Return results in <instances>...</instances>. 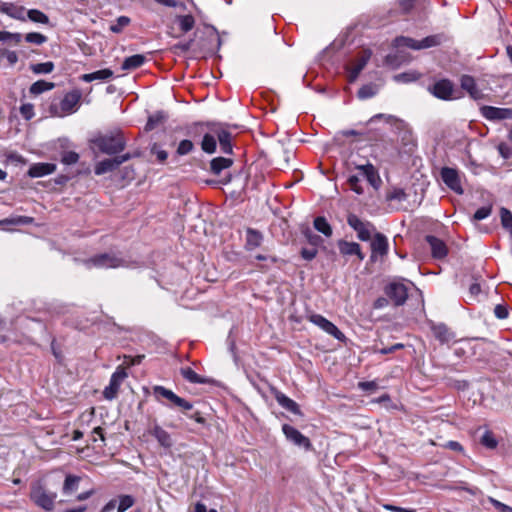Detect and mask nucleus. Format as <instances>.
<instances>
[{
    "instance_id": "2",
    "label": "nucleus",
    "mask_w": 512,
    "mask_h": 512,
    "mask_svg": "<svg viewBox=\"0 0 512 512\" xmlns=\"http://www.w3.org/2000/svg\"><path fill=\"white\" fill-rule=\"evenodd\" d=\"M81 97L79 89L66 93L58 103L50 105V113L55 117H64L75 113L79 108Z\"/></svg>"
},
{
    "instance_id": "41",
    "label": "nucleus",
    "mask_w": 512,
    "mask_h": 512,
    "mask_svg": "<svg viewBox=\"0 0 512 512\" xmlns=\"http://www.w3.org/2000/svg\"><path fill=\"white\" fill-rule=\"evenodd\" d=\"M30 69L34 74H49L54 70V64L51 61L32 64Z\"/></svg>"
},
{
    "instance_id": "33",
    "label": "nucleus",
    "mask_w": 512,
    "mask_h": 512,
    "mask_svg": "<svg viewBox=\"0 0 512 512\" xmlns=\"http://www.w3.org/2000/svg\"><path fill=\"white\" fill-rule=\"evenodd\" d=\"M262 242V235L254 229H248L246 232V245L249 249H254L260 246Z\"/></svg>"
},
{
    "instance_id": "46",
    "label": "nucleus",
    "mask_w": 512,
    "mask_h": 512,
    "mask_svg": "<svg viewBox=\"0 0 512 512\" xmlns=\"http://www.w3.org/2000/svg\"><path fill=\"white\" fill-rule=\"evenodd\" d=\"M134 504V498L130 495H122L119 497L118 512H125Z\"/></svg>"
},
{
    "instance_id": "32",
    "label": "nucleus",
    "mask_w": 512,
    "mask_h": 512,
    "mask_svg": "<svg viewBox=\"0 0 512 512\" xmlns=\"http://www.w3.org/2000/svg\"><path fill=\"white\" fill-rule=\"evenodd\" d=\"M54 86H55V84L52 82H47L45 80H38L30 86L29 92L33 95H39L43 92L52 90L54 88Z\"/></svg>"
},
{
    "instance_id": "40",
    "label": "nucleus",
    "mask_w": 512,
    "mask_h": 512,
    "mask_svg": "<svg viewBox=\"0 0 512 512\" xmlns=\"http://www.w3.org/2000/svg\"><path fill=\"white\" fill-rule=\"evenodd\" d=\"M80 481V477L74 476V475H68L65 478L64 485H63V493L69 494L78 488V484Z\"/></svg>"
},
{
    "instance_id": "1",
    "label": "nucleus",
    "mask_w": 512,
    "mask_h": 512,
    "mask_svg": "<svg viewBox=\"0 0 512 512\" xmlns=\"http://www.w3.org/2000/svg\"><path fill=\"white\" fill-rule=\"evenodd\" d=\"M57 493L51 491L43 480L32 483L30 490V499L38 507L45 511H52L55 507Z\"/></svg>"
},
{
    "instance_id": "26",
    "label": "nucleus",
    "mask_w": 512,
    "mask_h": 512,
    "mask_svg": "<svg viewBox=\"0 0 512 512\" xmlns=\"http://www.w3.org/2000/svg\"><path fill=\"white\" fill-rule=\"evenodd\" d=\"M432 332L434 337L441 343H449L454 338V334L444 324L433 325Z\"/></svg>"
},
{
    "instance_id": "14",
    "label": "nucleus",
    "mask_w": 512,
    "mask_h": 512,
    "mask_svg": "<svg viewBox=\"0 0 512 512\" xmlns=\"http://www.w3.org/2000/svg\"><path fill=\"white\" fill-rule=\"evenodd\" d=\"M386 295L396 306L403 305L408 297V289L403 283L392 282L385 287Z\"/></svg>"
},
{
    "instance_id": "7",
    "label": "nucleus",
    "mask_w": 512,
    "mask_h": 512,
    "mask_svg": "<svg viewBox=\"0 0 512 512\" xmlns=\"http://www.w3.org/2000/svg\"><path fill=\"white\" fill-rule=\"evenodd\" d=\"M153 395L155 396L156 400L160 401L161 398H165L169 402H171L173 405L181 408L182 410L188 411L193 408V404L184 398L179 397L176 395L172 390H169L165 388L164 386H154L153 387Z\"/></svg>"
},
{
    "instance_id": "3",
    "label": "nucleus",
    "mask_w": 512,
    "mask_h": 512,
    "mask_svg": "<svg viewBox=\"0 0 512 512\" xmlns=\"http://www.w3.org/2000/svg\"><path fill=\"white\" fill-rule=\"evenodd\" d=\"M92 143L98 149L108 155L117 154L124 150L126 146L125 139L121 132L99 135L92 140Z\"/></svg>"
},
{
    "instance_id": "9",
    "label": "nucleus",
    "mask_w": 512,
    "mask_h": 512,
    "mask_svg": "<svg viewBox=\"0 0 512 512\" xmlns=\"http://www.w3.org/2000/svg\"><path fill=\"white\" fill-rule=\"evenodd\" d=\"M428 90L436 98L441 100L449 101L458 98L456 95L457 90L455 89L453 83L447 79H442L435 82L432 86L429 87Z\"/></svg>"
},
{
    "instance_id": "25",
    "label": "nucleus",
    "mask_w": 512,
    "mask_h": 512,
    "mask_svg": "<svg viewBox=\"0 0 512 512\" xmlns=\"http://www.w3.org/2000/svg\"><path fill=\"white\" fill-rule=\"evenodd\" d=\"M275 399L281 407L290 411L291 413H294L297 415H299L301 413L300 409H299V405L294 400H292L291 398L286 396L284 393L276 392Z\"/></svg>"
},
{
    "instance_id": "36",
    "label": "nucleus",
    "mask_w": 512,
    "mask_h": 512,
    "mask_svg": "<svg viewBox=\"0 0 512 512\" xmlns=\"http://www.w3.org/2000/svg\"><path fill=\"white\" fill-rule=\"evenodd\" d=\"M314 228L326 237H330L332 235L331 225L324 217H316L314 219Z\"/></svg>"
},
{
    "instance_id": "64",
    "label": "nucleus",
    "mask_w": 512,
    "mask_h": 512,
    "mask_svg": "<svg viewBox=\"0 0 512 512\" xmlns=\"http://www.w3.org/2000/svg\"><path fill=\"white\" fill-rule=\"evenodd\" d=\"M415 0H399L401 10L408 13L414 6Z\"/></svg>"
},
{
    "instance_id": "39",
    "label": "nucleus",
    "mask_w": 512,
    "mask_h": 512,
    "mask_svg": "<svg viewBox=\"0 0 512 512\" xmlns=\"http://www.w3.org/2000/svg\"><path fill=\"white\" fill-rule=\"evenodd\" d=\"M377 92L378 88L375 84H366L359 89L357 95L359 99L365 100L375 96Z\"/></svg>"
},
{
    "instance_id": "52",
    "label": "nucleus",
    "mask_w": 512,
    "mask_h": 512,
    "mask_svg": "<svg viewBox=\"0 0 512 512\" xmlns=\"http://www.w3.org/2000/svg\"><path fill=\"white\" fill-rule=\"evenodd\" d=\"M492 211L491 206H483L479 208L473 215V220L475 221H481L483 219H486L490 216Z\"/></svg>"
},
{
    "instance_id": "27",
    "label": "nucleus",
    "mask_w": 512,
    "mask_h": 512,
    "mask_svg": "<svg viewBox=\"0 0 512 512\" xmlns=\"http://www.w3.org/2000/svg\"><path fill=\"white\" fill-rule=\"evenodd\" d=\"M461 86L465 89L473 99H479L482 96L481 91L477 88L473 77L465 75L461 79Z\"/></svg>"
},
{
    "instance_id": "50",
    "label": "nucleus",
    "mask_w": 512,
    "mask_h": 512,
    "mask_svg": "<svg viewBox=\"0 0 512 512\" xmlns=\"http://www.w3.org/2000/svg\"><path fill=\"white\" fill-rule=\"evenodd\" d=\"M151 153L154 154L160 163H164L168 157V153L163 150L158 144L154 143L151 146Z\"/></svg>"
},
{
    "instance_id": "43",
    "label": "nucleus",
    "mask_w": 512,
    "mask_h": 512,
    "mask_svg": "<svg viewBox=\"0 0 512 512\" xmlns=\"http://www.w3.org/2000/svg\"><path fill=\"white\" fill-rule=\"evenodd\" d=\"M27 17L35 23L48 24L49 22L48 16L37 9L28 10Z\"/></svg>"
},
{
    "instance_id": "10",
    "label": "nucleus",
    "mask_w": 512,
    "mask_h": 512,
    "mask_svg": "<svg viewBox=\"0 0 512 512\" xmlns=\"http://www.w3.org/2000/svg\"><path fill=\"white\" fill-rule=\"evenodd\" d=\"M282 432L285 435L286 439L295 446H298L305 450H310L312 448L310 439L303 435L299 430H297L293 426L289 424H283Z\"/></svg>"
},
{
    "instance_id": "48",
    "label": "nucleus",
    "mask_w": 512,
    "mask_h": 512,
    "mask_svg": "<svg viewBox=\"0 0 512 512\" xmlns=\"http://www.w3.org/2000/svg\"><path fill=\"white\" fill-rule=\"evenodd\" d=\"M348 184L350 186V189L357 193L358 195L363 194L364 190L362 186L360 185V178L357 175H351L348 178Z\"/></svg>"
},
{
    "instance_id": "55",
    "label": "nucleus",
    "mask_w": 512,
    "mask_h": 512,
    "mask_svg": "<svg viewBox=\"0 0 512 512\" xmlns=\"http://www.w3.org/2000/svg\"><path fill=\"white\" fill-rule=\"evenodd\" d=\"M497 150L504 159H509L512 157V148L507 143H500L497 146Z\"/></svg>"
},
{
    "instance_id": "59",
    "label": "nucleus",
    "mask_w": 512,
    "mask_h": 512,
    "mask_svg": "<svg viewBox=\"0 0 512 512\" xmlns=\"http://www.w3.org/2000/svg\"><path fill=\"white\" fill-rule=\"evenodd\" d=\"M316 255H317L316 248H303L301 250V256L307 261L314 259L316 257Z\"/></svg>"
},
{
    "instance_id": "45",
    "label": "nucleus",
    "mask_w": 512,
    "mask_h": 512,
    "mask_svg": "<svg viewBox=\"0 0 512 512\" xmlns=\"http://www.w3.org/2000/svg\"><path fill=\"white\" fill-rule=\"evenodd\" d=\"M25 40L28 43L42 45L47 41V37L38 32H31V33L26 34Z\"/></svg>"
},
{
    "instance_id": "34",
    "label": "nucleus",
    "mask_w": 512,
    "mask_h": 512,
    "mask_svg": "<svg viewBox=\"0 0 512 512\" xmlns=\"http://www.w3.org/2000/svg\"><path fill=\"white\" fill-rule=\"evenodd\" d=\"M33 222V217L19 215L1 220L0 225H29L32 224Z\"/></svg>"
},
{
    "instance_id": "53",
    "label": "nucleus",
    "mask_w": 512,
    "mask_h": 512,
    "mask_svg": "<svg viewBox=\"0 0 512 512\" xmlns=\"http://www.w3.org/2000/svg\"><path fill=\"white\" fill-rule=\"evenodd\" d=\"M193 143L190 140H182L177 148V154L178 155H186L190 153L193 149Z\"/></svg>"
},
{
    "instance_id": "44",
    "label": "nucleus",
    "mask_w": 512,
    "mask_h": 512,
    "mask_svg": "<svg viewBox=\"0 0 512 512\" xmlns=\"http://www.w3.org/2000/svg\"><path fill=\"white\" fill-rule=\"evenodd\" d=\"M180 29L183 32H188L193 29L195 20L192 15H181L177 17Z\"/></svg>"
},
{
    "instance_id": "12",
    "label": "nucleus",
    "mask_w": 512,
    "mask_h": 512,
    "mask_svg": "<svg viewBox=\"0 0 512 512\" xmlns=\"http://www.w3.org/2000/svg\"><path fill=\"white\" fill-rule=\"evenodd\" d=\"M371 58L369 50H362L348 67V80L354 82Z\"/></svg>"
},
{
    "instance_id": "38",
    "label": "nucleus",
    "mask_w": 512,
    "mask_h": 512,
    "mask_svg": "<svg viewBox=\"0 0 512 512\" xmlns=\"http://www.w3.org/2000/svg\"><path fill=\"white\" fill-rule=\"evenodd\" d=\"M480 443L488 449H495L498 445V441L494 437L493 433L488 429H485L480 438Z\"/></svg>"
},
{
    "instance_id": "58",
    "label": "nucleus",
    "mask_w": 512,
    "mask_h": 512,
    "mask_svg": "<svg viewBox=\"0 0 512 512\" xmlns=\"http://www.w3.org/2000/svg\"><path fill=\"white\" fill-rule=\"evenodd\" d=\"M417 77L414 73H401L395 76V80L398 82H412L416 80Z\"/></svg>"
},
{
    "instance_id": "47",
    "label": "nucleus",
    "mask_w": 512,
    "mask_h": 512,
    "mask_svg": "<svg viewBox=\"0 0 512 512\" xmlns=\"http://www.w3.org/2000/svg\"><path fill=\"white\" fill-rule=\"evenodd\" d=\"M79 160L78 153L74 151H64L61 156V162L65 165H72L77 163Z\"/></svg>"
},
{
    "instance_id": "18",
    "label": "nucleus",
    "mask_w": 512,
    "mask_h": 512,
    "mask_svg": "<svg viewBox=\"0 0 512 512\" xmlns=\"http://www.w3.org/2000/svg\"><path fill=\"white\" fill-rule=\"evenodd\" d=\"M149 433L154 436L163 448L169 449L173 446L174 442L169 432H167L164 428H162L159 424L154 423L150 429Z\"/></svg>"
},
{
    "instance_id": "62",
    "label": "nucleus",
    "mask_w": 512,
    "mask_h": 512,
    "mask_svg": "<svg viewBox=\"0 0 512 512\" xmlns=\"http://www.w3.org/2000/svg\"><path fill=\"white\" fill-rule=\"evenodd\" d=\"M305 236L308 242L313 246H317L321 242V238L318 235L313 234L309 229L305 231Z\"/></svg>"
},
{
    "instance_id": "11",
    "label": "nucleus",
    "mask_w": 512,
    "mask_h": 512,
    "mask_svg": "<svg viewBox=\"0 0 512 512\" xmlns=\"http://www.w3.org/2000/svg\"><path fill=\"white\" fill-rule=\"evenodd\" d=\"M126 377L127 373L124 366H118L110 378L109 385L104 389V397L108 400L114 399L117 396L119 387Z\"/></svg>"
},
{
    "instance_id": "13",
    "label": "nucleus",
    "mask_w": 512,
    "mask_h": 512,
    "mask_svg": "<svg viewBox=\"0 0 512 512\" xmlns=\"http://www.w3.org/2000/svg\"><path fill=\"white\" fill-rule=\"evenodd\" d=\"M131 158L129 153L116 156L112 159H105L98 162L94 167V172L96 175H103L108 172H112L116 170L122 163L128 161Z\"/></svg>"
},
{
    "instance_id": "17",
    "label": "nucleus",
    "mask_w": 512,
    "mask_h": 512,
    "mask_svg": "<svg viewBox=\"0 0 512 512\" xmlns=\"http://www.w3.org/2000/svg\"><path fill=\"white\" fill-rule=\"evenodd\" d=\"M388 239L381 233H375L371 241V258L374 259L376 256H385L388 253Z\"/></svg>"
},
{
    "instance_id": "57",
    "label": "nucleus",
    "mask_w": 512,
    "mask_h": 512,
    "mask_svg": "<svg viewBox=\"0 0 512 512\" xmlns=\"http://www.w3.org/2000/svg\"><path fill=\"white\" fill-rule=\"evenodd\" d=\"M481 293V287L479 283H473L469 287V298L470 300H477L479 294Z\"/></svg>"
},
{
    "instance_id": "49",
    "label": "nucleus",
    "mask_w": 512,
    "mask_h": 512,
    "mask_svg": "<svg viewBox=\"0 0 512 512\" xmlns=\"http://www.w3.org/2000/svg\"><path fill=\"white\" fill-rule=\"evenodd\" d=\"M501 222L503 227L512 233V213L508 209H501Z\"/></svg>"
},
{
    "instance_id": "19",
    "label": "nucleus",
    "mask_w": 512,
    "mask_h": 512,
    "mask_svg": "<svg viewBox=\"0 0 512 512\" xmlns=\"http://www.w3.org/2000/svg\"><path fill=\"white\" fill-rule=\"evenodd\" d=\"M426 242L428 243L432 257L435 259H443L448 254V248L443 240L433 236H426Z\"/></svg>"
},
{
    "instance_id": "35",
    "label": "nucleus",
    "mask_w": 512,
    "mask_h": 512,
    "mask_svg": "<svg viewBox=\"0 0 512 512\" xmlns=\"http://www.w3.org/2000/svg\"><path fill=\"white\" fill-rule=\"evenodd\" d=\"M408 195L404 191V189L399 187H393L391 190H389L386 194V200L389 202H403L407 200Z\"/></svg>"
},
{
    "instance_id": "60",
    "label": "nucleus",
    "mask_w": 512,
    "mask_h": 512,
    "mask_svg": "<svg viewBox=\"0 0 512 512\" xmlns=\"http://www.w3.org/2000/svg\"><path fill=\"white\" fill-rule=\"evenodd\" d=\"M163 117L161 115H153L148 118L146 123V130H152L156 127V125L162 121Z\"/></svg>"
},
{
    "instance_id": "24",
    "label": "nucleus",
    "mask_w": 512,
    "mask_h": 512,
    "mask_svg": "<svg viewBox=\"0 0 512 512\" xmlns=\"http://www.w3.org/2000/svg\"><path fill=\"white\" fill-rule=\"evenodd\" d=\"M0 12L10 16L11 18L25 21V9L23 7H17L11 3H2L0 5Z\"/></svg>"
},
{
    "instance_id": "37",
    "label": "nucleus",
    "mask_w": 512,
    "mask_h": 512,
    "mask_svg": "<svg viewBox=\"0 0 512 512\" xmlns=\"http://www.w3.org/2000/svg\"><path fill=\"white\" fill-rule=\"evenodd\" d=\"M131 20L127 16H119L114 23H112L109 27L110 31L119 34L124 28H126L130 24Z\"/></svg>"
},
{
    "instance_id": "23",
    "label": "nucleus",
    "mask_w": 512,
    "mask_h": 512,
    "mask_svg": "<svg viewBox=\"0 0 512 512\" xmlns=\"http://www.w3.org/2000/svg\"><path fill=\"white\" fill-rule=\"evenodd\" d=\"M215 135H216V141H219L220 149L223 153L229 154L232 152V145H231V134L221 128L215 129Z\"/></svg>"
},
{
    "instance_id": "5",
    "label": "nucleus",
    "mask_w": 512,
    "mask_h": 512,
    "mask_svg": "<svg viewBox=\"0 0 512 512\" xmlns=\"http://www.w3.org/2000/svg\"><path fill=\"white\" fill-rule=\"evenodd\" d=\"M394 46L397 49L407 47L414 50H420L425 48H430L433 46H436L439 44V37L438 36H428L421 41L414 40L409 37L400 36L395 38L393 42Z\"/></svg>"
},
{
    "instance_id": "54",
    "label": "nucleus",
    "mask_w": 512,
    "mask_h": 512,
    "mask_svg": "<svg viewBox=\"0 0 512 512\" xmlns=\"http://www.w3.org/2000/svg\"><path fill=\"white\" fill-rule=\"evenodd\" d=\"M20 113L26 120H30L34 116V106L30 103L23 104L20 107Z\"/></svg>"
},
{
    "instance_id": "63",
    "label": "nucleus",
    "mask_w": 512,
    "mask_h": 512,
    "mask_svg": "<svg viewBox=\"0 0 512 512\" xmlns=\"http://www.w3.org/2000/svg\"><path fill=\"white\" fill-rule=\"evenodd\" d=\"M358 386L363 391H375L378 387L375 381L360 382Z\"/></svg>"
},
{
    "instance_id": "61",
    "label": "nucleus",
    "mask_w": 512,
    "mask_h": 512,
    "mask_svg": "<svg viewBox=\"0 0 512 512\" xmlns=\"http://www.w3.org/2000/svg\"><path fill=\"white\" fill-rule=\"evenodd\" d=\"M143 358H144L143 355H137L135 357L125 355L124 356V364H126L127 366L138 365L141 363Z\"/></svg>"
},
{
    "instance_id": "56",
    "label": "nucleus",
    "mask_w": 512,
    "mask_h": 512,
    "mask_svg": "<svg viewBox=\"0 0 512 512\" xmlns=\"http://www.w3.org/2000/svg\"><path fill=\"white\" fill-rule=\"evenodd\" d=\"M0 34H5L2 36L3 39L1 41L12 40L15 43H19L22 39V35L20 33H11L8 31H1Z\"/></svg>"
},
{
    "instance_id": "28",
    "label": "nucleus",
    "mask_w": 512,
    "mask_h": 512,
    "mask_svg": "<svg viewBox=\"0 0 512 512\" xmlns=\"http://www.w3.org/2000/svg\"><path fill=\"white\" fill-rule=\"evenodd\" d=\"M114 75L113 71L109 68L101 69L92 73L84 74L81 79L84 82H92L95 80L105 81L112 78Z\"/></svg>"
},
{
    "instance_id": "6",
    "label": "nucleus",
    "mask_w": 512,
    "mask_h": 512,
    "mask_svg": "<svg viewBox=\"0 0 512 512\" xmlns=\"http://www.w3.org/2000/svg\"><path fill=\"white\" fill-rule=\"evenodd\" d=\"M348 225L357 233V237L361 241H369L373 233L375 232V227L372 223L368 221L361 220L357 215L350 214L347 217Z\"/></svg>"
},
{
    "instance_id": "51",
    "label": "nucleus",
    "mask_w": 512,
    "mask_h": 512,
    "mask_svg": "<svg viewBox=\"0 0 512 512\" xmlns=\"http://www.w3.org/2000/svg\"><path fill=\"white\" fill-rule=\"evenodd\" d=\"M487 501L491 503L497 512H512V507L508 506L493 497H487Z\"/></svg>"
},
{
    "instance_id": "15",
    "label": "nucleus",
    "mask_w": 512,
    "mask_h": 512,
    "mask_svg": "<svg viewBox=\"0 0 512 512\" xmlns=\"http://www.w3.org/2000/svg\"><path fill=\"white\" fill-rule=\"evenodd\" d=\"M441 178L442 181L455 193L461 195L463 194V188L461 185V180L459 173L456 169L444 167L441 169Z\"/></svg>"
},
{
    "instance_id": "29",
    "label": "nucleus",
    "mask_w": 512,
    "mask_h": 512,
    "mask_svg": "<svg viewBox=\"0 0 512 512\" xmlns=\"http://www.w3.org/2000/svg\"><path fill=\"white\" fill-rule=\"evenodd\" d=\"M233 161L230 158L225 157H216L211 160L210 168L212 173L215 175H219L222 170L229 168L232 165Z\"/></svg>"
},
{
    "instance_id": "4",
    "label": "nucleus",
    "mask_w": 512,
    "mask_h": 512,
    "mask_svg": "<svg viewBox=\"0 0 512 512\" xmlns=\"http://www.w3.org/2000/svg\"><path fill=\"white\" fill-rule=\"evenodd\" d=\"M86 265L90 267L96 268H118V267H128V262L119 257L116 254H100L95 257L90 258L86 261Z\"/></svg>"
},
{
    "instance_id": "22",
    "label": "nucleus",
    "mask_w": 512,
    "mask_h": 512,
    "mask_svg": "<svg viewBox=\"0 0 512 512\" xmlns=\"http://www.w3.org/2000/svg\"><path fill=\"white\" fill-rule=\"evenodd\" d=\"M337 245L341 254L356 255L361 261L364 259V255L361 252V247L358 243L339 240Z\"/></svg>"
},
{
    "instance_id": "8",
    "label": "nucleus",
    "mask_w": 512,
    "mask_h": 512,
    "mask_svg": "<svg viewBox=\"0 0 512 512\" xmlns=\"http://www.w3.org/2000/svg\"><path fill=\"white\" fill-rule=\"evenodd\" d=\"M307 319L327 334L333 336L335 339L342 342L346 340L345 335L337 328V326L324 316L317 313H310L307 315Z\"/></svg>"
},
{
    "instance_id": "30",
    "label": "nucleus",
    "mask_w": 512,
    "mask_h": 512,
    "mask_svg": "<svg viewBox=\"0 0 512 512\" xmlns=\"http://www.w3.org/2000/svg\"><path fill=\"white\" fill-rule=\"evenodd\" d=\"M145 62V56L141 54H135L127 57L122 63L123 70H133L142 66Z\"/></svg>"
},
{
    "instance_id": "21",
    "label": "nucleus",
    "mask_w": 512,
    "mask_h": 512,
    "mask_svg": "<svg viewBox=\"0 0 512 512\" xmlns=\"http://www.w3.org/2000/svg\"><path fill=\"white\" fill-rule=\"evenodd\" d=\"M56 170L54 163H35L30 166L28 175L32 178H39L52 174Z\"/></svg>"
},
{
    "instance_id": "20",
    "label": "nucleus",
    "mask_w": 512,
    "mask_h": 512,
    "mask_svg": "<svg viewBox=\"0 0 512 512\" xmlns=\"http://www.w3.org/2000/svg\"><path fill=\"white\" fill-rule=\"evenodd\" d=\"M356 168L361 172V175L366 178V180L373 188L378 189L380 187L382 183L381 178L378 174V171L371 163L358 165Z\"/></svg>"
},
{
    "instance_id": "16",
    "label": "nucleus",
    "mask_w": 512,
    "mask_h": 512,
    "mask_svg": "<svg viewBox=\"0 0 512 512\" xmlns=\"http://www.w3.org/2000/svg\"><path fill=\"white\" fill-rule=\"evenodd\" d=\"M482 116L490 121L512 119V109L494 106H483L480 109Z\"/></svg>"
},
{
    "instance_id": "31",
    "label": "nucleus",
    "mask_w": 512,
    "mask_h": 512,
    "mask_svg": "<svg viewBox=\"0 0 512 512\" xmlns=\"http://www.w3.org/2000/svg\"><path fill=\"white\" fill-rule=\"evenodd\" d=\"M216 145H217V141H216L215 130L213 131V133H206L203 136V139L201 142V148L204 152L209 153V154L214 153L216 150Z\"/></svg>"
},
{
    "instance_id": "42",
    "label": "nucleus",
    "mask_w": 512,
    "mask_h": 512,
    "mask_svg": "<svg viewBox=\"0 0 512 512\" xmlns=\"http://www.w3.org/2000/svg\"><path fill=\"white\" fill-rule=\"evenodd\" d=\"M181 375L190 383L200 384L205 383V380L199 376L193 369L190 367L182 368Z\"/></svg>"
}]
</instances>
